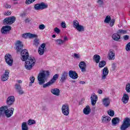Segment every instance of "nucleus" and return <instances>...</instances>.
<instances>
[{"instance_id": "nucleus-11", "label": "nucleus", "mask_w": 130, "mask_h": 130, "mask_svg": "<svg viewBox=\"0 0 130 130\" xmlns=\"http://www.w3.org/2000/svg\"><path fill=\"white\" fill-rule=\"evenodd\" d=\"M68 75L69 73L67 71H63L61 74V76L60 77V82L61 83H64L68 79Z\"/></svg>"}, {"instance_id": "nucleus-62", "label": "nucleus", "mask_w": 130, "mask_h": 130, "mask_svg": "<svg viewBox=\"0 0 130 130\" xmlns=\"http://www.w3.org/2000/svg\"><path fill=\"white\" fill-rule=\"evenodd\" d=\"M55 37H56V36H55V35H52V38H55Z\"/></svg>"}, {"instance_id": "nucleus-18", "label": "nucleus", "mask_w": 130, "mask_h": 130, "mask_svg": "<svg viewBox=\"0 0 130 130\" xmlns=\"http://www.w3.org/2000/svg\"><path fill=\"white\" fill-rule=\"evenodd\" d=\"M108 57L110 60H113L115 58V53L113 50H110Z\"/></svg>"}, {"instance_id": "nucleus-63", "label": "nucleus", "mask_w": 130, "mask_h": 130, "mask_svg": "<svg viewBox=\"0 0 130 130\" xmlns=\"http://www.w3.org/2000/svg\"><path fill=\"white\" fill-rule=\"evenodd\" d=\"M75 81H74L73 82L75 83Z\"/></svg>"}, {"instance_id": "nucleus-57", "label": "nucleus", "mask_w": 130, "mask_h": 130, "mask_svg": "<svg viewBox=\"0 0 130 130\" xmlns=\"http://www.w3.org/2000/svg\"><path fill=\"white\" fill-rule=\"evenodd\" d=\"M25 16H26V14L25 13H23L20 14V17H25Z\"/></svg>"}, {"instance_id": "nucleus-64", "label": "nucleus", "mask_w": 130, "mask_h": 130, "mask_svg": "<svg viewBox=\"0 0 130 130\" xmlns=\"http://www.w3.org/2000/svg\"><path fill=\"white\" fill-rule=\"evenodd\" d=\"M129 15L130 16V12H129Z\"/></svg>"}, {"instance_id": "nucleus-33", "label": "nucleus", "mask_w": 130, "mask_h": 130, "mask_svg": "<svg viewBox=\"0 0 130 130\" xmlns=\"http://www.w3.org/2000/svg\"><path fill=\"white\" fill-rule=\"evenodd\" d=\"M29 80H30V82H29V86L31 87V86H32V84H33V83H34V82L35 81V77H34L33 76H31L29 78Z\"/></svg>"}, {"instance_id": "nucleus-58", "label": "nucleus", "mask_w": 130, "mask_h": 130, "mask_svg": "<svg viewBox=\"0 0 130 130\" xmlns=\"http://www.w3.org/2000/svg\"><path fill=\"white\" fill-rule=\"evenodd\" d=\"M30 22V20H29V19L27 18L25 20V23H29Z\"/></svg>"}, {"instance_id": "nucleus-44", "label": "nucleus", "mask_w": 130, "mask_h": 130, "mask_svg": "<svg viewBox=\"0 0 130 130\" xmlns=\"http://www.w3.org/2000/svg\"><path fill=\"white\" fill-rule=\"evenodd\" d=\"M125 49L126 51H130V42L126 44Z\"/></svg>"}, {"instance_id": "nucleus-4", "label": "nucleus", "mask_w": 130, "mask_h": 130, "mask_svg": "<svg viewBox=\"0 0 130 130\" xmlns=\"http://www.w3.org/2000/svg\"><path fill=\"white\" fill-rule=\"evenodd\" d=\"M73 27L79 32H82V31H85V28H84V26L83 25H80L79 21H78L77 20L73 21Z\"/></svg>"}, {"instance_id": "nucleus-3", "label": "nucleus", "mask_w": 130, "mask_h": 130, "mask_svg": "<svg viewBox=\"0 0 130 130\" xmlns=\"http://www.w3.org/2000/svg\"><path fill=\"white\" fill-rule=\"evenodd\" d=\"M50 75L48 71H42L39 74L38 76V81H39V85H43L45 83L46 80Z\"/></svg>"}, {"instance_id": "nucleus-39", "label": "nucleus", "mask_w": 130, "mask_h": 130, "mask_svg": "<svg viewBox=\"0 0 130 130\" xmlns=\"http://www.w3.org/2000/svg\"><path fill=\"white\" fill-rule=\"evenodd\" d=\"M34 45H35V46H38V45H39V39H35Z\"/></svg>"}, {"instance_id": "nucleus-26", "label": "nucleus", "mask_w": 130, "mask_h": 130, "mask_svg": "<svg viewBox=\"0 0 130 130\" xmlns=\"http://www.w3.org/2000/svg\"><path fill=\"white\" fill-rule=\"evenodd\" d=\"M110 120H111V118L107 116L103 117V118H102V121L104 123H107L109 122Z\"/></svg>"}, {"instance_id": "nucleus-17", "label": "nucleus", "mask_w": 130, "mask_h": 130, "mask_svg": "<svg viewBox=\"0 0 130 130\" xmlns=\"http://www.w3.org/2000/svg\"><path fill=\"white\" fill-rule=\"evenodd\" d=\"M10 73L9 72V71L6 70L5 73L1 76V80L3 82H5L7 81L9 79V77L10 76L9 75Z\"/></svg>"}, {"instance_id": "nucleus-21", "label": "nucleus", "mask_w": 130, "mask_h": 130, "mask_svg": "<svg viewBox=\"0 0 130 130\" xmlns=\"http://www.w3.org/2000/svg\"><path fill=\"white\" fill-rule=\"evenodd\" d=\"M103 104L105 107H108V106H109V105L110 104V99L109 97L105 98L103 100Z\"/></svg>"}, {"instance_id": "nucleus-10", "label": "nucleus", "mask_w": 130, "mask_h": 130, "mask_svg": "<svg viewBox=\"0 0 130 130\" xmlns=\"http://www.w3.org/2000/svg\"><path fill=\"white\" fill-rule=\"evenodd\" d=\"M12 30V27L10 26L5 25L3 26L1 28V33L3 35H6Z\"/></svg>"}, {"instance_id": "nucleus-40", "label": "nucleus", "mask_w": 130, "mask_h": 130, "mask_svg": "<svg viewBox=\"0 0 130 130\" xmlns=\"http://www.w3.org/2000/svg\"><path fill=\"white\" fill-rule=\"evenodd\" d=\"M15 90H16V91H18L19 90L22 89V87H21V85H20L19 84H15Z\"/></svg>"}, {"instance_id": "nucleus-51", "label": "nucleus", "mask_w": 130, "mask_h": 130, "mask_svg": "<svg viewBox=\"0 0 130 130\" xmlns=\"http://www.w3.org/2000/svg\"><path fill=\"white\" fill-rule=\"evenodd\" d=\"M115 69H116V66L115 65V64L113 63L112 65V69L113 70V71H115Z\"/></svg>"}, {"instance_id": "nucleus-34", "label": "nucleus", "mask_w": 130, "mask_h": 130, "mask_svg": "<svg viewBox=\"0 0 130 130\" xmlns=\"http://www.w3.org/2000/svg\"><path fill=\"white\" fill-rule=\"evenodd\" d=\"M53 84L51 82L50 80L48 82L46 83V84H44L43 85V88H47V87H49V86H51Z\"/></svg>"}, {"instance_id": "nucleus-22", "label": "nucleus", "mask_w": 130, "mask_h": 130, "mask_svg": "<svg viewBox=\"0 0 130 130\" xmlns=\"http://www.w3.org/2000/svg\"><path fill=\"white\" fill-rule=\"evenodd\" d=\"M51 92L52 94H53V95L59 96V93H60V91L58 88H53L51 90Z\"/></svg>"}, {"instance_id": "nucleus-5", "label": "nucleus", "mask_w": 130, "mask_h": 130, "mask_svg": "<svg viewBox=\"0 0 130 130\" xmlns=\"http://www.w3.org/2000/svg\"><path fill=\"white\" fill-rule=\"evenodd\" d=\"M15 22H16V17L15 16H12L5 18L3 20L4 25H12V24L15 23Z\"/></svg>"}, {"instance_id": "nucleus-6", "label": "nucleus", "mask_w": 130, "mask_h": 130, "mask_svg": "<svg viewBox=\"0 0 130 130\" xmlns=\"http://www.w3.org/2000/svg\"><path fill=\"white\" fill-rule=\"evenodd\" d=\"M61 111L62 114L65 116H68L70 114V106L69 105L65 104L62 106Z\"/></svg>"}, {"instance_id": "nucleus-61", "label": "nucleus", "mask_w": 130, "mask_h": 130, "mask_svg": "<svg viewBox=\"0 0 130 130\" xmlns=\"http://www.w3.org/2000/svg\"><path fill=\"white\" fill-rule=\"evenodd\" d=\"M42 110L45 111L46 110V108L45 107H43V108L42 109Z\"/></svg>"}, {"instance_id": "nucleus-53", "label": "nucleus", "mask_w": 130, "mask_h": 130, "mask_svg": "<svg viewBox=\"0 0 130 130\" xmlns=\"http://www.w3.org/2000/svg\"><path fill=\"white\" fill-rule=\"evenodd\" d=\"M12 7V6L9 5V4H6L5 5V8L6 9H11V8Z\"/></svg>"}, {"instance_id": "nucleus-56", "label": "nucleus", "mask_w": 130, "mask_h": 130, "mask_svg": "<svg viewBox=\"0 0 130 130\" xmlns=\"http://www.w3.org/2000/svg\"><path fill=\"white\" fill-rule=\"evenodd\" d=\"M68 37H64V38H63V42H64V41H68Z\"/></svg>"}, {"instance_id": "nucleus-42", "label": "nucleus", "mask_w": 130, "mask_h": 130, "mask_svg": "<svg viewBox=\"0 0 130 130\" xmlns=\"http://www.w3.org/2000/svg\"><path fill=\"white\" fill-rule=\"evenodd\" d=\"M39 29L40 30H44V29H45V25L43 24L40 25L39 26Z\"/></svg>"}, {"instance_id": "nucleus-59", "label": "nucleus", "mask_w": 130, "mask_h": 130, "mask_svg": "<svg viewBox=\"0 0 130 130\" xmlns=\"http://www.w3.org/2000/svg\"><path fill=\"white\" fill-rule=\"evenodd\" d=\"M103 91H102V90H99L98 91V93H99V94H102Z\"/></svg>"}, {"instance_id": "nucleus-50", "label": "nucleus", "mask_w": 130, "mask_h": 130, "mask_svg": "<svg viewBox=\"0 0 130 130\" xmlns=\"http://www.w3.org/2000/svg\"><path fill=\"white\" fill-rule=\"evenodd\" d=\"M61 26L62 28H67V24H66V22H62L61 23Z\"/></svg>"}, {"instance_id": "nucleus-36", "label": "nucleus", "mask_w": 130, "mask_h": 130, "mask_svg": "<svg viewBox=\"0 0 130 130\" xmlns=\"http://www.w3.org/2000/svg\"><path fill=\"white\" fill-rule=\"evenodd\" d=\"M56 42L57 45H61V44H63V40L61 39H57Z\"/></svg>"}, {"instance_id": "nucleus-25", "label": "nucleus", "mask_w": 130, "mask_h": 130, "mask_svg": "<svg viewBox=\"0 0 130 130\" xmlns=\"http://www.w3.org/2000/svg\"><path fill=\"white\" fill-rule=\"evenodd\" d=\"M112 39L115 41H119V39H120V35H119L117 32L114 34L112 35Z\"/></svg>"}, {"instance_id": "nucleus-54", "label": "nucleus", "mask_w": 130, "mask_h": 130, "mask_svg": "<svg viewBox=\"0 0 130 130\" xmlns=\"http://www.w3.org/2000/svg\"><path fill=\"white\" fill-rule=\"evenodd\" d=\"M79 84H80L81 85H84V84H86V82L84 81H82L79 82Z\"/></svg>"}, {"instance_id": "nucleus-35", "label": "nucleus", "mask_w": 130, "mask_h": 130, "mask_svg": "<svg viewBox=\"0 0 130 130\" xmlns=\"http://www.w3.org/2000/svg\"><path fill=\"white\" fill-rule=\"evenodd\" d=\"M111 20V17H110V16H106L104 20V23H109Z\"/></svg>"}, {"instance_id": "nucleus-23", "label": "nucleus", "mask_w": 130, "mask_h": 130, "mask_svg": "<svg viewBox=\"0 0 130 130\" xmlns=\"http://www.w3.org/2000/svg\"><path fill=\"white\" fill-rule=\"evenodd\" d=\"M91 112V109H90V106H86V107L83 109V113L85 114V115H88V114H90Z\"/></svg>"}, {"instance_id": "nucleus-48", "label": "nucleus", "mask_w": 130, "mask_h": 130, "mask_svg": "<svg viewBox=\"0 0 130 130\" xmlns=\"http://www.w3.org/2000/svg\"><path fill=\"white\" fill-rule=\"evenodd\" d=\"M17 92L19 94V95H22V94H24V91L22 90V88L17 90Z\"/></svg>"}, {"instance_id": "nucleus-30", "label": "nucleus", "mask_w": 130, "mask_h": 130, "mask_svg": "<svg viewBox=\"0 0 130 130\" xmlns=\"http://www.w3.org/2000/svg\"><path fill=\"white\" fill-rule=\"evenodd\" d=\"M58 76L59 75L57 74L53 76L52 79L51 80H50L52 83L53 84L55 82V81H56L57 79H58Z\"/></svg>"}, {"instance_id": "nucleus-38", "label": "nucleus", "mask_w": 130, "mask_h": 130, "mask_svg": "<svg viewBox=\"0 0 130 130\" xmlns=\"http://www.w3.org/2000/svg\"><path fill=\"white\" fill-rule=\"evenodd\" d=\"M35 123H36V121H35V120H34L29 119L28 121V125H31L32 124H35Z\"/></svg>"}, {"instance_id": "nucleus-46", "label": "nucleus", "mask_w": 130, "mask_h": 130, "mask_svg": "<svg viewBox=\"0 0 130 130\" xmlns=\"http://www.w3.org/2000/svg\"><path fill=\"white\" fill-rule=\"evenodd\" d=\"M54 32L56 33L57 34H59L60 33V29L57 27H55L54 29Z\"/></svg>"}, {"instance_id": "nucleus-15", "label": "nucleus", "mask_w": 130, "mask_h": 130, "mask_svg": "<svg viewBox=\"0 0 130 130\" xmlns=\"http://www.w3.org/2000/svg\"><path fill=\"white\" fill-rule=\"evenodd\" d=\"M109 73V71L108 70L107 67H105L103 70V74L102 76V80H105V79H106V77H107Z\"/></svg>"}, {"instance_id": "nucleus-7", "label": "nucleus", "mask_w": 130, "mask_h": 130, "mask_svg": "<svg viewBox=\"0 0 130 130\" xmlns=\"http://www.w3.org/2000/svg\"><path fill=\"white\" fill-rule=\"evenodd\" d=\"M130 126V120L129 118H127L123 121V123L121 125V130H126Z\"/></svg>"}, {"instance_id": "nucleus-28", "label": "nucleus", "mask_w": 130, "mask_h": 130, "mask_svg": "<svg viewBox=\"0 0 130 130\" xmlns=\"http://www.w3.org/2000/svg\"><path fill=\"white\" fill-rule=\"evenodd\" d=\"M119 118L115 117L113 118L112 120V123L113 125H116V124H118L119 123Z\"/></svg>"}, {"instance_id": "nucleus-16", "label": "nucleus", "mask_w": 130, "mask_h": 130, "mask_svg": "<svg viewBox=\"0 0 130 130\" xmlns=\"http://www.w3.org/2000/svg\"><path fill=\"white\" fill-rule=\"evenodd\" d=\"M69 77L71 78V79H73V80H76L78 79V73L76 72V71H74L73 70H70L69 72Z\"/></svg>"}, {"instance_id": "nucleus-31", "label": "nucleus", "mask_w": 130, "mask_h": 130, "mask_svg": "<svg viewBox=\"0 0 130 130\" xmlns=\"http://www.w3.org/2000/svg\"><path fill=\"white\" fill-rule=\"evenodd\" d=\"M119 35H123L127 33V31L123 29H119L117 32Z\"/></svg>"}, {"instance_id": "nucleus-29", "label": "nucleus", "mask_w": 130, "mask_h": 130, "mask_svg": "<svg viewBox=\"0 0 130 130\" xmlns=\"http://www.w3.org/2000/svg\"><path fill=\"white\" fill-rule=\"evenodd\" d=\"M21 129L22 130H28V129H29V128L28 127V125H27V123H26V122H24L22 123Z\"/></svg>"}, {"instance_id": "nucleus-19", "label": "nucleus", "mask_w": 130, "mask_h": 130, "mask_svg": "<svg viewBox=\"0 0 130 130\" xmlns=\"http://www.w3.org/2000/svg\"><path fill=\"white\" fill-rule=\"evenodd\" d=\"M79 67L80 69H81V72L82 73L86 72V68H87V64H86V63L85 62L81 61L79 63Z\"/></svg>"}, {"instance_id": "nucleus-12", "label": "nucleus", "mask_w": 130, "mask_h": 130, "mask_svg": "<svg viewBox=\"0 0 130 130\" xmlns=\"http://www.w3.org/2000/svg\"><path fill=\"white\" fill-rule=\"evenodd\" d=\"M23 38H29V39H32V38H37L38 36L37 35L30 34V33H26L22 35Z\"/></svg>"}, {"instance_id": "nucleus-9", "label": "nucleus", "mask_w": 130, "mask_h": 130, "mask_svg": "<svg viewBox=\"0 0 130 130\" xmlns=\"http://www.w3.org/2000/svg\"><path fill=\"white\" fill-rule=\"evenodd\" d=\"M5 59L6 63H7L8 66H10V67H12V66H13V62L14 61V60H13V58L11 54H6L5 56Z\"/></svg>"}, {"instance_id": "nucleus-8", "label": "nucleus", "mask_w": 130, "mask_h": 130, "mask_svg": "<svg viewBox=\"0 0 130 130\" xmlns=\"http://www.w3.org/2000/svg\"><path fill=\"white\" fill-rule=\"evenodd\" d=\"M47 8H48V5L43 2L40 4H37L35 6V9L37 10H44L45 9H47Z\"/></svg>"}, {"instance_id": "nucleus-52", "label": "nucleus", "mask_w": 130, "mask_h": 130, "mask_svg": "<svg viewBox=\"0 0 130 130\" xmlns=\"http://www.w3.org/2000/svg\"><path fill=\"white\" fill-rule=\"evenodd\" d=\"M74 57L76 58H80V55H79V54L75 53Z\"/></svg>"}, {"instance_id": "nucleus-45", "label": "nucleus", "mask_w": 130, "mask_h": 130, "mask_svg": "<svg viewBox=\"0 0 130 130\" xmlns=\"http://www.w3.org/2000/svg\"><path fill=\"white\" fill-rule=\"evenodd\" d=\"M35 0H26L25 2V4L26 5H30V4H32V3H34Z\"/></svg>"}, {"instance_id": "nucleus-47", "label": "nucleus", "mask_w": 130, "mask_h": 130, "mask_svg": "<svg viewBox=\"0 0 130 130\" xmlns=\"http://www.w3.org/2000/svg\"><path fill=\"white\" fill-rule=\"evenodd\" d=\"M97 3L99 4V5H100V6H102V5L104 4L103 0H98Z\"/></svg>"}, {"instance_id": "nucleus-14", "label": "nucleus", "mask_w": 130, "mask_h": 130, "mask_svg": "<svg viewBox=\"0 0 130 130\" xmlns=\"http://www.w3.org/2000/svg\"><path fill=\"white\" fill-rule=\"evenodd\" d=\"M46 46V44H45V43H43L39 47L38 49V52L40 55H43V54H44V49H46V48L45 47Z\"/></svg>"}, {"instance_id": "nucleus-43", "label": "nucleus", "mask_w": 130, "mask_h": 130, "mask_svg": "<svg viewBox=\"0 0 130 130\" xmlns=\"http://www.w3.org/2000/svg\"><path fill=\"white\" fill-rule=\"evenodd\" d=\"M115 23V19H111L110 22V27H112L114 23Z\"/></svg>"}, {"instance_id": "nucleus-1", "label": "nucleus", "mask_w": 130, "mask_h": 130, "mask_svg": "<svg viewBox=\"0 0 130 130\" xmlns=\"http://www.w3.org/2000/svg\"><path fill=\"white\" fill-rule=\"evenodd\" d=\"M23 48V44L22 42L17 41L16 43V50L17 52H21V59L22 61H25L24 67L26 70L30 71L32 70L35 64V60L34 57L29 56V53L27 49L22 50Z\"/></svg>"}, {"instance_id": "nucleus-60", "label": "nucleus", "mask_w": 130, "mask_h": 130, "mask_svg": "<svg viewBox=\"0 0 130 130\" xmlns=\"http://www.w3.org/2000/svg\"><path fill=\"white\" fill-rule=\"evenodd\" d=\"M17 82H18V83H19V84H21L22 83L21 80H18Z\"/></svg>"}, {"instance_id": "nucleus-37", "label": "nucleus", "mask_w": 130, "mask_h": 130, "mask_svg": "<svg viewBox=\"0 0 130 130\" xmlns=\"http://www.w3.org/2000/svg\"><path fill=\"white\" fill-rule=\"evenodd\" d=\"M108 114L110 115V116H114V111L112 110H109L108 111Z\"/></svg>"}, {"instance_id": "nucleus-2", "label": "nucleus", "mask_w": 130, "mask_h": 130, "mask_svg": "<svg viewBox=\"0 0 130 130\" xmlns=\"http://www.w3.org/2000/svg\"><path fill=\"white\" fill-rule=\"evenodd\" d=\"M15 109L13 108L8 109L7 106H3L0 108V117L5 115L6 117L9 118L13 115Z\"/></svg>"}, {"instance_id": "nucleus-32", "label": "nucleus", "mask_w": 130, "mask_h": 130, "mask_svg": "<svg viewBox=\"0 0 130 130\" xmlns=\"http://www.w3.org/2000/svg\"><path fill=\"white\" fill-rule=\"evenodd\" d=\"M105 66H106V61H105V60H102L99 62V68H104Z\"/></svg>"}, {"instance_id": "nucleus-13", "label": "nucleus", "mask_w": 130, "mask_h": 130, "mask_svg": "<svg viewBox=\"0 0 130 130\" xmlns=\"http://www.w3.org/2000/svg\"><path fill=\"white\" fill-rule=\"evenodd\" d=\"M90 99L91 102V105L92 106H94L97 103V100H98V96H97V95L95 94V93H93L91 94L90 96Z\"/></svg>"}, {"instance_id": "nucleus-49", "label": "nucleus", "mask_w": 130, "mask_h": 130, "mask_svg": "<svg viewBox=\"0 0 130 130\" xmlns=\"http://www.w3.org/2000/svg\"><path fill=\"white\" fill-rule=\"evenodd\" d=\"M123 38L124 40H128V39H129V36L128 35H124Z\"/></svg>"}, {"instance_id": "nucleus-41", "label": "nucleus", "mask_w": 130, "mask_h": 130, "mask_svg": "<svg viewBox=\"0 0 130 130\" xmlns=\"http://www.w3.org/2000/svg\"><path fill=\"white\" fill-rule=\"evenodd\" d=\"M125 89H126V92H127V93H129V92H130V83H128L126 85Z\"/></svg>"}, {"instance_id": "nucleus-55", "label": "nucleus", "mask_w": 130, "mask_h": 130, "mask_svg": "<svg viewBox=\"0 0 130 130\" xmlns=\"http://www.w3.org/2000/svg\"><path fill=\"white\" fill-rule=\"evenodd\" d=\"M11 14H12V12H11V11H8L6 13L7 16H10L11 15Z\"/></svg>"}, {"instance_id": "nucleus-24", "label": "nucleus", "mask_w": 130, "mask_h": 130, "mask_svg": "<svg viewBox=\"0 0 130 130\" xmlns=\"http://www.w3.org/2000/svg\"><path fill=\"white\" fill-rule=\"evenodd\" d=\"M122 101L124 104H126L128 102V95L126 93H124L122 98Z\"/></svg>"}, {"instance_id": "nucleus-20", "label": "nucleus", "mask_w": 130, "mask_h": 130, "mask_svg": "<svg viewBox=\"0 0 130 130\" xmlns=\"http://www.w3.org/2000/svg\"><path fill=\"white\" fill-rule=\"evenodd\" d=\"M15 102V97L14 96H10L8 98L7 100V103L8 105H13Z\"/></svg>"}, {"instance_id": "nucleus-27", "label": "nucleus", "mask_w": 130, "mask_h": 130, "mask_svg": "<svg viewBox=\"0 0 130 130\" xmlns=\"http://www.w3.org/2000/svg\"><path fill=\"white\" fill-rule=\"evenodd\" d=\"M93 59L96 63H99L100 62V59H101V57L98 54H95L93 56Z\"/></svg>"}]
</instances>
